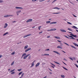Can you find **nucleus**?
I'll return each instance as SVG.
<instances>
[{
  "mask_svg": "<svg viewBox=\"0 0 78 78\" xmlns=\"http://www.w3.org/2000/svg\"><path fill=\"white\" fill-rule=\"evenodd\" d=\"M30 54L27 55L26 56H25L24 57V58H23V59H26L27 57H28V56H30Z\"/></svg>",
  "mask_w": 78,
  "mask_h": 78,
  "instance_id": "f257e3e1",
  "label": "nucleus"
},
{
  "mask_svg": "<svg viewBox=\"0 0 78 78\" xmlns=\"http://www.w3.org/2000/svg\"><path fill=\"white\" fill-rule=\"evenodd\" d=\"M31 49V48H28L25 51V52L26 53V52H27L28 51H29V50H30Z\"/></svg>",
  "mask_w": 78,
  "mask_h": 78,
  "instance_id": "f03ea898",
  "label": "nucleus"
},
{
  "mask_svg": "<svg viewBox=\"0 0 78 78\" xmlns=\"http://www.w3.org/2000/svg\"><path fill=\"white\" fill-rule=\"evenodd\" d=\"M31 34H28L27 35H25L23 36L24 38H25V37H28V36H31Z\"/></svg>",
  "mask_w": 78,
  "mask_h": 78,
  "instance_id": "7ed1b4c3",
  "label": "nucleus"
},
{
  "mask_svg": "<svg viewBox=\"0 0 78 78\" xmlns=\"http://www.w3.org/2000/svg\"><path fill=\"white\" fill-rule=\"evenodd\" d=\"M32 20H33V19H29L26 22L27 23L28 22H31V21H32Z\"/></svg>",
  "mask_w": 78,
  "mask_h": 78,
  "instance_id": "20e7f679",
  "label": "nucleus"
},
{
  "mask_svg": "<svg viewBox=\"0 0 78 78\" xmlns=\"http://www.w3.org/2000/svg\"><path fill=\"white\" fill-rule=\"evenodd\" d=\"M68 36H69V37H71L70 38V39H76L74 38V37H73L72 36H69V35H68Z\"/></svg>",
  "mask_w": 78,
  "mask_h": 78,
  "instance_id": "39448f33",
  "label": "nucleus"
},
{
  "mask_svg": "<svg viewBox=\"0 0 78 78\" xmlns=\"http://www.w3.org/2000/svg\"><path fill=\"white\" fill-rule=\"evenodd\" d=\"M10 16H13L12 15H6V16H4V17H9Z\"/></svg>",
  "mask_w": 78,
  "mask_h": 78,
  "instance_id": "423d86ee",
  "label": "nucleus"
},
{
  "mask_svg": "<svg viewBox=\"0 0 78 78\" xmlns=\"http://www.w3.org/2000/svg\"><path fill=\"white\" fill-rule=\"evenodd\" d=\"M70 35H71V36H73V37H76L77 36L76 35H73V34H70Z\"/></svg>",
  "mask_w": 78,
  "mask_h": 78,
  "instance_id": "0eeeda50",
  "label": "nucleus"
},
{
  "mask_svg": "<svg viewBox=\"0 0 78 78\" xmlns=\"http://www.w3.org/2000/svg\"><path fill=\"white\" fill-rule=\"evenodd\" d=\"M5 25L4 26V28H6V27H7L8 26V24H7V23H5Z\"/></svg>",
  "mask_w": 78,
  "mask_h": 78,
  "instance_id": "6e6552de",
  "label": "nucleus"
},
{
  "mask_svg": "<svg viewBox=\"0 0 78 78\" xmlns=\"http://www.w3.org/2000/svg\"><path fill=\"white\" fill-rule=\"evenodd\" d=\"M72 28H74V29H78V28H77V27H76L75 26H73L72 27Z\"/></svg>",
  "mask_w": 78,
  "mask_h": 78,
  "instance_id": "1a4fd4ad",
  "label": "nucleus"
},
{
  "mask_svg": "<svg viewBox=\"0 0 78 78\" xmlns=\"http://www.w3.org/2000/svg\"><path fill=\"white\" fill-rule=\"evenodd\" d=\"M56 23H57V22H56L51 23L50 24H55Z\"/></svg>",
  "mask_w": 78,
  "mask_h": 78,
  "instance_id": "9d476101",
  "label": "nucleus"
},
{
  "mask_svg": "<svg viewBox=\"0 0 78 78\" xmlns=\"http://www.w3.org/2000/svg\"><path fill=\"white\" fill-rule=\"evenodd\" d=\"M40 64V63H39V62H38L36 65V67H37L38 66H39Z\"/></svg>",
  "mask_w": 78,
  "mask_h": 78,
  "instance_id": "9b49d317",
  "label": "nucleus"
},
{
  "mask_svg": "<svg viewBox=\"0 0 78 78\" xmlns=\"http://www.w3.org/2000/svg\"><path fill=\"white\" fill-rule=\"evenodd\" d=\"M53 51L54 53H56L57 54H58V55H60V54H59V53L58 52L56 51Z\"/></svg>",
  "mask_w": 78,
  "mask_h": 78,
  "instance_id": "f8f14e48",
  "label": "nucleus"
},
{
  "mask_svg": "<svg viewBox=\"0 0 78 78\" xmlns=\"http://www.w3.org/2000/svg\"><path fill=\"white\" fill-rule=\"evenodd\" d=\"M55 38H56V39H60V37H54Z\"/></svg>",
  "mask_w": 78,
  "mask_h": 78,
  "instance_id": "ddd939ff",
  "label": "nucleus"
},
{
  "mask_svg": "<svg viewBox=\"0 0 78 78\" xmlns=\"http://www.w3.org/2000/svg\"><path fill=\"white\" fill-rule=\"evenodd\" d=\"M16 9H23V8L22 7H16Z\"/></svg>",
  "mask_w": 78,
  "mask_h": 78,
  "instance_id": "4468645a",
  "label": "nucleus"
},
{
  "mask_svg": "<svg viewBox=\"0 0 78 78\" xmlns=\"http://www.w3.org/2000/svg\"><path fill=\"white\" fill-rule=\"evenodd\" d=\"M57 48H61V49H62V47L61 46H58L57 47Z\"/></svg>",
  "mask_w": 78,
  "mask_h": 78,
  "instance_id": "2eb2a0df",
  "label": "nucleus"
},
{
  "mask_svg": "<svg viewBox=\"0 0 78 78\" xmlns=\"http://www.w3.org/2000/svg\"><path fill=\"white\" fill-rule=\"evenodd\" d=\"M60 30L61 31H62V32H66V31L64 30H62L61 29H60Z\"/></svg>",
  "mask_w": 78,
  "mask_h": 78,
  "instance_id": "dca6fc26",
  "label": "nucleus"
},
{
  "mask_svg": "<svg viewBox=\"0 0 78 78\" xmlns=\"http://www.w3.org/2000/svg\"><path fill=\"white\" fill-rule=\"evenodd\" d=\"M34 66V62H33L31 64V66H30V67H32Z\"/></svg>",
  "mask_w": 78,
  "mask_h": 78,
  "instance_id": "f3484780",
  "label": "nucleus"
},
{
  "mask_svg": "<svg viewBox=\"0 0 78 78\" xmlns=\"http://www.w3.org/2000/svg\"><path fill=\"white\" fill-rule=\"evenodd\" d=\"M28 45L24 47V49H27V48H28Z\"/></svg>",
  "mask_w": 78,
  "mask_h": 78,
  "instance_id": "a211bd4d",
  "label": "nucleus"
},
{
  "mask_svg": "<svg viewBox=\"0 0 78 78\" xmlns=\"http://www.w3.org/2000/svg\"><path fill=\"white\" fill-rule=\"evenodd\" d=\"M70 46L72 47H73V48H74V49H76V48L72 45H70Z\"/></svg>",
  "mask_w": 78,
  "mask_h": 78,
  "instance_id": "6ab92c4d",
  "label": "nucleus"
},
{
  "mask_svg": "<svg viewBox=\"0 0 78 78\" xmlns=\"http://www.w3.org/2000/svg\"><path fill=\"white\" fill-rule=\"evenodd\" d=\"M8 34V32H6L3 35V36H5L6 35V34Z\"/></svg>",
  "mask_w": 78,
  "mask_h": 78,
  "instance_id": "aec40b11",
  "label": "nucleus"
},
{
  "mask_svg": "<svg viewBox=\"0 0 78 78\" xmlns=\"http://www.w3.org/2000/svg\"><path fill=\"white\" fill-rule=\"evenodd\" d=\"M74 44L75 46H76L77 47H78V45L77 44L75 43H74Z\"/></svg>",
  "mask_w": 78,
  "mask_h": 78,
  "instance_id": "412c9836",
  "label": "nucleus"
},
{
  "mask_svg": "<svg viewBox=\"0 0 78 78\" xmlns=\"http://www.w3.org/2000/svg\"><path fill=\"white\" fill-rule=\"evenodd\" d=\"M54 62L55 63H56V64H59V65H61V64L58 62Z\"/></svg>",
  "mask_w": 78,
  "mask_h": 78,
  "instance_id": "4be33fe9",
  "label": "nucleus"
},
{
  "mask_svg": "<svg viewBox=\"0 0 78 78\" xmlns=\"http://www.w3.org/2000/svg\"><path fill=\"white\" fill-rule=\"evenodd\" d=\"M26 55V54L25 53L23 54L22 55V57H23V56H25V55Z\"/></svg>",
  "mask_w": 78,
  "mask_h": 78,
  "instance_id": "5701e85b",
  "label": "nucleus"
},
{
  "mask_svg": "<svg viewBox=\"0 0 78 78\" xmlns=\"http://www.w3.org/2000/svg\"><path fill=\"white\" fill-rule=\"evenodd\" d=\"M14 64V61H13L11 64V66H12Z\"/></svg>",
  "mask_w": 78,
  "mask_h": 78,
  "instance_id": "b1692460",
  "label": "nucleus"
},
{
  "mask_svg": "<svg viewBox=\"0 0 78 78\" xmlns=\"http://www.w3.org/2000/svg\"><path fill=\"white\" fill-rule=\"evenodd\" d=\"M61 76L62 78H65V76L64 75H61Z\"/></svg>",
  "mask_w": 78,
  "mask_h": 78,
  "instance_id": "393cba45",
  "label": "nucleus"
},
{
  "mask_svg": "<svg viewBox=\"0 0 78 78\" xmlns=\"http://www.w3.org/2000/svg\"><path fill=\"white\" fill-rule=\"evenodd\" d=\"M64 69H65V70H68V69H67L66 68L64 67H62Z\"/></svg>",
  "mask_w": 78,
  "mask_h": 78,
  "instance_id": "a878e982",
  "label": "nucleus"
},
{
  "mask_svg": "<svg viewBox=\"0 0 78 78\" xmlns=\"http://www.w3.org/2000/svg\"><path fill=\"white\" fill-rule=\"evenodd\" d=\"M67 23L68 24H69V25H72V23H70V22H67Z\"/></svg>",
  "mask_w": 78,
  "mask_h": 78,
  "instance_id": "bb28decb",
  "label": "nucleus"
},
{
  "mask_svg": "<svg viewBox=\"0 0 78 78\" xmlns=\"http://www.w3.org/2000/svg\"><path fill=\"white\" fill-rule=\"evenodd\" d=\"M68 30H69V31H72V29H70L69 28H68Z\"/></svg>",
  "mask_w": 78,
  "mask_h": 78,
  "instance_id": "cd10ccee",
  "label": "nucleus"
},
{
  "mask_svg": "<svg viewBox=\"0 0 78 78\" xmlns=\"http://www.w3.org/2000/svg\"><path fill=\"white\" fill-rule=\"evenodd\" d=\"M51 22L50 21H46V23H50Z\"/></svg>",
  "mask_w": 78,
  "mask_h": 78,
  "instance_id": "c85d7f7f",
  "label": "nucleus"
},
{
  "mask_svg": "<svg viewBox=\"0 0 78 78\" xmlns=\"http://www.w3.org/2000/svg\"><path fill=\"white\" fill-rule=\"evenodd\" d=\"M14 54H15V52L14 51L12 53H11V54L12 55H14Z\"/></svg>",
  "mask_w": 78,
  "mask_h": 78,
  "instance_id": "c756f323",
  "label": "nucleus"
},
{
  "mask_svg": "<svg viewBox=\"0 0 78 78\" xmlns=\"http://www.w3.org/2000/svg\"><path fill=\"white\" fill-rule=\"evenodd\" d=\"M14 70H15V69H14L12 70H11L10 71V72H14Z\"/></svg>",
  "mask_w": 78,
  "mask_h": 78,
  "instance_id": "7c9ffc66",
  "label": "nucleus"
},
{
  "mask_svg": "<svg viewBox=\"0 0 78 78\" xmlns=\"http://www.w3.org/2000/svg\"><path fill=\"white\" fill-rule=\"evenodd\" d=\"M54 9H60L58 8V7L54 8Z\"/></svg>",
  "mask_w": 78,
  "mask_h": 78,
  "instance_id": "2f4dec72",
  "label": "nucleus"
},
{
  "mask_svg": "<svg viewBox=\"0 0 78 78\" xmlns=\"http://www.w3.org/2000/svg\"><path fill=\"white\" fill-rule=\"evenodd\" d=\"M43 1H45V0H40L39 2H43Z\"/></svg>",
  "mask_w": 78,
  "mask_h": 78,
  "instance_id": "473e14b6",
  "label": "nucleus"
},
{
  "mask_svg": "<svg viewBox=\"0 0 78 78\" xmlns=\"http://www.w3.org/2000/svg\"><path fill=\"white\" fill-rule=\"evenodd\" d=\"M20 12H21V11H17L16 12L17 13H19Z\"/></svg>",
  "mask_w": 78,
  "mask_h": 78,
  "instance_id": "72a5a7b5",
  "label": "nucleus"
},
{
  "mask_svg": "<svg viewBox=\"0 0 78 78\" xmlns=\"http://www.w3.org/2000/svg\"><path fill=\"white\" fill-rule=\"evenodd\" d=\"M23 72H20V73L19 74V75H21V74H22V73Z\"/></svg>",
  "mask_w": 78,
  "mask_h": 78,
  "instance_id": "f704fd0d",
  "label": "nucleus"
},
{
  "mask_svg": "<svg viewBox=\"0 0 78 78\" xmlns=\"http://www.w3.org/2000/svg\"><path fill=\"white\" fill-rule=\"evenodd\" d=\"M69 59H71V60H72V61H73V58H72L69 57Z\"/></svg>",
  "mask_w": 78,
  "mask_h": 78,
  "instance_id": "c9c22d12",
  "label": "nucleus"
},
{
  "mask_svg": "<svg viewBox=\"0 0 78 78\" xmlns=\"http://www.w3.org/2000/svg\"><path fill=\"white\" fill-rule=\"evenodd\" d=\"M44 56L46 55L47 56H49V54H44Z\"/></svg>",
  "mask_w": 78,
  "mask_h": 78,
  "instance_id": "e433bc0d",
  "label": "nucleus"
},
{
  "mask_svg": "<svg viewBox=\"0 0 78 78\" xmlns=\"http://www.w3.org/2000/svg\"><path fill=\"white\" fill-rule=\"evenodd\" d=\"M64 36L65 37H66V38H68V39H70V38L69 37L67 36H66L65 35Z\"/></svg>",
  "mask_w": 78,
  "mask_h": 78,
  "instance_id": "4c0bfd02",
  "label": "nucleus"
},
{
  "mask_svg": "<svg viewBox=\"0 0 78 78\" xmlns=\"http://www.w3.org/2000/svg\"><path fill=\"white\" fill-rule=\"evenodd\" d=\"M60 12L52 13V14H59Z\"/></svg>",
  "mask_w": 78,
  "mask_h": 78,
  "instance_id": "58836bf2",
  "label": "nucleus"
},
{
  "mask_svg": "<svg viewBox=\"0 0 78 78\" xmlns=\"http://www.w3.org/2000/svg\"><path fill=\"white\" fill-rule=\"evenodd\" d=\"M23 75H24V73H23L21 75V77H22L23 76Z\"/></svg>",
  "mask_w": 78,
  "mask_h": 78,
  "instance_id": "ea45409f",
  "label": "nucleus"
},
{
  "mask_svg": "<svg viewBox=\"0 0 78 78\" xmlns=\"http://www.w3.org/2000/svg\"><path fill=\"white\" fill-rule=\"evenodd\" d=\"M52 31H55V30H56V29H52Z\"/></svg>",
  "mask_w": 78,
  "mask_h": 78,
  "instance_id": "a19ab883",
  "label": "nucleus"
},
{
  "mask_svg": "<svg viewBox=\"0 0 78 78\" xmlns=\"http://www.w3.org/2000/svg\"><path fill=\"white\" fill-rule=\"evenodd\" d=\"M40 28H41V26H39L38 27V29H39V30H40Z\"/></svg>",
  "mask_w": 78,
  "mask_h": 78,
  "instance_id": "79ce46f5",
  "label": "nucleus"
},
{
  "mask_svg": "<svg viewBox=\"0 0 78 78\" xmlns=\"http://www.w3.org/2000/svg\"><path fill=\"white\" fill-rule=\"evenodd\" d=\"M64 44H66V45H68V46H69V45L68 44H67V43H64Z\"/></svg>",
  "mask_w": 78,
  "mask_h": 78,
  "instance_id": "37998d69",
  "label": "nucleus"
},
{
  "mask_svg": "<svg viewBox=\"0 0 78 78\" xmlns=\"http://www.w3.org/2000/svg\"><path fill=\"white\" fill-rule=\"evenodd\" d=\"M50 50V49H46L45 50V51H49Z\"/></svg>",
  "mask_w": 78,
  "mask_h": 78,
  "instance_id": "c03bdc74",
  "label": "nucleus"
},
{
  "mask_svg": "<svg viewBox=\"0 0 78 78\" xmlns=\"http://www.w3.org/2000/svg\"><path fill=\"white\" fill-rule=\"evenodd\" d=\"M2 2H3V1L0 0V3H2Z\"/></svg>",
  "mask_w": 78,
  "mask_h": 78,
  "instance_id": "a18cd8bd",
  "label": "nucleus"
},
{
  "mask_svg": "<svg viewBox=\"0 0 78 78\" xmlns=\"http://www.w3.org/2000/svg\"><path fill=\"white\" fill-rule=\"evenodd\" d=\"M30 58H31V56H29L28 57L29 59H30Z\"/></svg>",
  "mask_w": 78,
  "mask_h": 78,
  "instance_id": "49530a36",
  "label": "nucleus"
},
{
  "mask_svg": "<svg viewBox=\"0 0 78 78\" xmlns=\"http://www.w3.org/2000/svg\"><path fill=\"white\" fill-rule=\"evenodd\" d=\"M32 2H36V1H37V0H32Z\"/></svg>",
  "mask_w": 78,
  "mask_h": 78,
  "instance_id": "de8ad7c7",
  "label": "nucleus"
},
{
  "mask_svg": "<svg viewBox=\"0 0 78 78\" xmlns=\"http://www.w3.org/2000/svg\"><path fill=\"white\" fill-rule=\"evenodd\" d=\"M55 1H56V0H55L54 1H53L52 2V3H54V2H55Z\"/></svg>",
  "mask_w": 78,
  "mask_h": 78,
  "instance_id": "09e8293b",
  "label": "nucleus"
},
{
  "mask_svg": "<svg viewBox=\"0 0 78 78\" xmlns=\"http://www.w3.org/2000/svg\"><path fill=\"white\" fill-rule=\"evenodd\" d=\"M73 16L75 17H77V16H76L75 15H73Z\"/></svg>",
  "mask_w": 78,
  "mask_h": 78,
  "instance_id": "8fccbe9b",
  "label": "nucleus"
},
{
  "mask_svg": "<svg viewBox=\"0 0 78 78\" xmlns=\"http://www.w3.org/2000/svg\"><path fill=\"white\" fill-rule=\"evenodd\" d=\"M42 31H41V32H40L39 33V34H41V33H42Z\"/></svg>",
  "mask_w": 78,
  "mask_h": 78,
  "instance_id": "3c124183",
  "label": "nucleus"
},
{
  "mask_svg": "<svg viewBox=\"0 0 78 78\" xmlns=\"http://www.w3.org/2000/svg\"><path fill=\"white\" fill-rule=\"evenodd\" d=\"M14 73H15V72H13L11 73V74H14Z\"/></svg>",
  "mask_w": 78,
  "mask_h": 78,
  "instance_id": "603ef678",
  "label": "nucleus"
},
{
  "mask_svg": "<svg viewBox=\"0 0 78 78\" xmlns=\"http://www.w3.org/2000/svg\"><path fill=\"white\" fill-rule=\"evenodd\" d=\"M73 59H74V60H76V58H75V57H73Z\"/></svg>",
  "mask_w": 78,
  "mask_h": 78,
  "instance_id": "864d4df0",
  "label": "nucleus"
},
{
  "mask_svg": "<svg viewBox=\"0 0 78 78\" xmlns=\"http://www.w3.org/2000/svg\"><path fill=\"white\" fill-rule=\"evenodd\" d=\"M22 70V69H18V71H20V70Z\"/></svg>",
  "mask_w": 78,
  "mask_h": 78,
  "instance_id": "5fc2aeb1",
  "label": "nucleus"
},
{
  "mask_svg": "<svg viewBox=\"0 0 78 78\" xmlns=\"http://www.w3.org/2000/svg\"><path fill=\"white\" fill-rule=\"evenodd\" d=\"M75 65L76 67H77V68H78V66L76 64H75Z\"/></svg>",
  "mask_w": 78,
  "mask_h": 78,
  "instance_id": "6e6d98bb",
  "label": "nucleus"
},
{
  "mask_svg": "<svg viewBox=\"0 0 78 78\" xmlns=\"http://www.w3.org/2000/svg\"><path fill=\"white\" fill-rule=\"evenodd\" d=\"M48 69H49V70H50V71H51V72H52V70L51 69H50L49 68Z\"/></svg>",
  "mask_w": 78,
  "mask_h": 78,
  "instance_id": "4d7b16f0",
  "label": "nucleus"
},
{
  "mask_svg": "<svg viewBox=\"0 0 78 78\" xmlns=\"http://www.w3.org/2000/svg\"><path fill=\"white\" fill-rule=\"evenodd\" d=\"M57 41H58V42H62L61 41H59V40H57Z\"/></svg>",
  "mask_w": 78,
  "mask_h": 78,
  "instance_id": "13d9d810",
  "label": "nucleus"
},
{
  "mask_svg": "<svg viewBox=\"0 0 78 78\" xmlns=\"http://www.w3.org/2000/svg\"><path fill=\"white\" fill-rule=\"evenodd\" d=\"M51 64L53 66H55V65H54L52 63H51Z\"/></svg>",
  "mask_w": 78,
  "mask_h": 78,
  "instance_id": "bf43d9fd",
  "label": "nucleus"
},
{
  "mask_svg": "<svg viewBox=\"0 0 78 78\" xmlns=\"http://www.w3.org/2000/svg\"><path fill=\"white\" fill-rule=\"evenodd\" d=\"M50 36H48L47 37V38H49V37H50Z\"/></svg>",
  "mask_w": 78,
  "mask_h": 78,
  "instance_id": "052dcab7",
  "label": "nucleus"
},
{
  "mask_svg": "<svg viewBox=\"0 0 78 78\" xmlns=\"http://www.w3.org/2000/svg\"><path fill=\"white\" fill-rule=\"evenodd\" d=\"M63 62V64H65V65H66V63H64V62Z\"/></svg>",
  "mask_w": 78,
  "mask_h": 78,
  "instance_id": "680f3d73",
  "label": "nucleus"
},
{
  "mask_svg": "<svg viewBox=\"0 0 78 78\" xmlns=\"http://www.w3.org/2000/svg\"><path fill=\"white\" fill-rule=\"evenodd\" d=\"M2 55H0V58H2Z\"/></svg>",
  "mask_w": 78,
  "mask_h": 78,
  "instance_id": "e2e57ef3",
  "label": "nucleus"
},
{
  "mask_svg": "<svg viewBox=\"0 0 78 78\" xmlns=\"http://www.w3.org/2000/svg\"><path fill=\"white\" fill-rule=\"evenodd\" d=\"M62 51L63 52V53H66V52L63 51Z\"/></svg>",
  "mask_w": 78,
  "mask_h": 78,
  "instance_id": "0e129e2a",
  "label": "nucleus"
},
{
  "mask_svg": "<svg viewBox=\"0 0 78 78\" xmlns=\"http://www.w3.org/2000/svg\"><path fill=\"white\" fill-rule=\"evenodd\" d=\"M49 30H50V31H52V29H50Z\"/></svg>",
  "mask_w": 78,
  "mask_h": 78,
  "instance_id": "69168bd1",
  "label": "nucleus"
},
{
  "mask_svg": "<svg viewBox=\"0 0 78 78\" xmlns=\"http://www.w3.org/2000/svg\"><path fill=\"white\" fill-rule=\"evenodd\" d=\"M76 31H77V32H78V30L76 29Z\"/></svg>",
  "mask_w": 78,
  "mask_h": 78,
  "instance_id": "338daca9",
  "label": "nucleus"
},
{
  "mask_svg": "<svg viewBox=\"0 0 78 78\" xmlns=\"http://www.w3.org/2000/svg\"><path fill=\"white\" fill-rule=\"evenodd\" d=\"M47 78V76H45V77H44L43 78Z\"/></svg>",
  "mask_w": 78,
  "mask_h": 78,
  "instance_id": "774afa93",
  "label": "nucleus"
}]
</instances>
